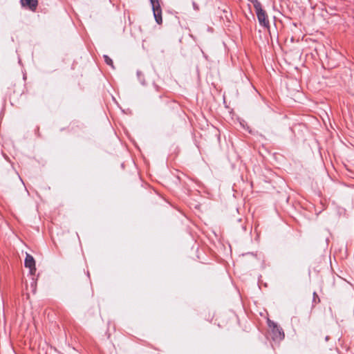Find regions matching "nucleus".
<instances>
[{
    "label": "nucleus",
    "mask_w": 354,
    "mask_h": 354,
    "mask_svg": "<svg viewBox=\"0 0 354 354\" xmlns=\"http://www.w3.org/2000/svg\"><path fill=\"white\" fill-rule=\"evenodd\" d=\"M104 61H105V62H106L108 65H109V66H111V67H113V61H112V59H111L110 57H109L107 55H104Z\"/></svg>",
    "instance_id": "nucleus-6"
},
{
    "label": "nucleus",
    "mask_w": 354,
    "mask_h": 354,
    "mask_svg": "<svg viewBox=\"0 0 354 354\" xmlns=\"http://www.w3.org/2000/svg\"><path fill=\"white\" fill-rule=\"evenodd\" d=\"M270 327H272V331L273 333V338L277 339H282L284 337L283 333L281 329L278 327L274 323H269Z\"/></svg>",
    "instance_id": "nucleus-4"
},
{
    "label": "nucleus",
    "mask_w": 354,
    "mask_h": 354,
    "mask_svg": "<svg viewBox=\"0 0 354 354\" xmlns=\"http://www.w3.org/2000/svg\"><path fill=\"white\" fill-rule=\"evenodd\" d=\"M252 3L259 24L263 27L268 28L270 27L269 20L266 11L262 9L261 4L257 0L253 1Z\"/></svg>",
    "instance_id": "nucleus-1"
},
{
    "label": "nucleus",
    "mask_w": 354,
    "mask_h": 354,
    "mask_svg": "<svg viewBox=\"0 0 354 354\" xmlns=\"http://www.w3.org/2000/svg\"><path fill=\"white\" fill-rule=\"evenodd\" d=\"M21 5L30 10H35L37 6V0H21Z\"/></svg>",
    "instance_id": "nucleus-5"
},
{
    "label": "nucleus",
    "mask_w": 354,
    "mask_h": 354,
    "mask_svg": "<svg viewBox=\"0 0 354 354\" xmlns=\"http://www.w3.org/2000/svg\"><path fill=\"white\" fill-rule=\"evenodd\" d=\"M31 288H32V293H35L36 292V282L35 281H33L32 283H31V285H30Z\"/></svg>",
    "instance_id": "nucleus-7"
},
{
    "label": "nucleus",
    "mask_w": 354,
    "mask_h": 354,
    "mask_svg": "<svg viewBox=\"0 0 354 354\" xmlns=\"http://www.w3.org/2000/svg\"><path fill=\"white\" fill-rule=\"evenodd\" d=\"M25 267L29 268L30 274L34 275L36 272L35 261L34 258L29 254L26 253L25 263Z\"/></svg>",
    "instance_id": "nucleus-3"
},
{
    "label": "nucleus",
    "mask_w": 354,
    "mask_h": 354,
    "mask_svg": "<svg viewBox=\"0 0 354 354\" xmlns=\"http://www.w3.org/2000/svg\"><path fill=\"white\" fill-rule=\"evenodd\" d=\"M150 1L152 5V9L155 20L158 24H161L162 22V10L160 4L158 1H156L155 0H150Z\"/></svg>",
    "instance_id": "nucleus-2"
}]
</instances>
